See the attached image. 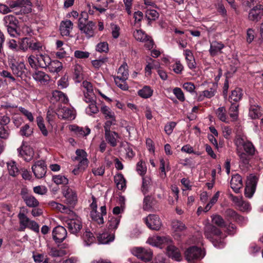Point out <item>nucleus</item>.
<instances>
[{
	"mask_svg": "<svg viewBox=\"0 0 263 263\" xmlns=\"http://www.w3.org/2000/svg\"><path fill=\"white\" fill-rule=\"evenodd\" d=\"M153 92V90L149 87L144 86L138 91V95L143 98H148L152 96Z\"/></svg>",
	"mask_w": 263,
	"mask_h": 263,
	"instance_id": "nucleus-45",
	"label": "nucleus"
},
{
	"mask_svg": "<svg viewBox=\"0 0 263 263\" xmlns=\"http://www.w3.org/2000/svg\"><path fill=\"white\" fill-rule=\"evenodd\" d=\"M131 251L134 256L145 262L150 261L153 257V253L148 249L142 247H135L132 249Z\"/></svg>",
	"mask_w": 263,
	"mask_h": 263,
	"instance_id": "nucleus-4",
	"label": "nucleus"
},
{
	"mask_svg": "<svg viewBox=\"0 0 263 263\" xmlns=\"http://www.w3.org/2000/svg\"><path fill=\"white\" fill-rule=\"evenodd\" d=\"M144 220L147 226L152 230H159L162 226L160 218L156 215L150 214Z\"/></svg>",
	"mask_w": 263,
	"mask_h": 263,
	"instance_id": "nucleus-12",
	"label": "nucleus"
},
{
	"mask_svg": "<svg viewBox=\"0 0 263 263\" xmlns=\"http://www.w3.org/2000/svg\"><path fill=\"white\" fill-rule=\"evenodd\" d=\"M17 152L19 155L21 156L25 161H31L34 156V151L29 145L26 144L24 142L22 143L21 147L17 148Z\"/></svg>",
	"mask_w": 263,
	"mask_h": 263,
	"instance_id": "nucleus-9",
	"label": "nucleus"
},
{
	"mask_svg": "<svg viewBox=\"0 0 263 263\" xmlns=\"http://www.w3.org/2000/svg\"><path fill=\"white\" fill-rule=\"evenodd\" d=\"M224 47V45L221 43L217 41H213L211 43L209 52L211 56H215L221 53V50Z\"/></svg>",
	"mask_w": 263,
	"mask_h": 263,
	"instance_id": "nucleus-23",
	"label": "nucleus"
},
{
	"mask_svg": "<svg viewBox=\"0 0 263 263\" xmlns=\"http://www.w3.org/2000/svg\"><path fill=\"white\" fill-rule=\"evenodd\" d=\"M53 180L57 184H66L68 182V179L64 176L59 175L53 177Z\"/></svg>",
	"mask_w": 263,
	"mask_h": 263,
	"instance_id": "nucleus-58",
	"label": "nucleus"
},
{
	"mask_svg": "<svg viewBox=\"0 0 263 263\" xmlns=\"http://www.w3.org/2000/svg\"><path fill=\"white\" fill-rule=\"evenodd\" d=\"M51 100L53 103L60 101L64 103H66L68 100L66 95L62 92L59 90L53 91Z\"/></svg>",
	"mask_w": 263,
	"mask_h": 263,
	"instance_id": "nucleus-29",
	"label": "nucleus"
},
{
	"mask_svg": "<svg viewBox=\"0 0 263 263\" xmlns=\"http://www.w3.org/2000/svg\"><path fill=\"white\" fill-rule=\"evenodd\" d=\"M166 253L168 256L176 261L181 260V255L178 248L172 244V242L169 244H166Z\"/></svg>",
	"mask_w": 263,
	"mask_h": 263,
	"instance_id": "nucleus-16",
	"label": "nucleus"
},
{
	"mask_svg": "<svg viewBox=\"0 0 263 263\" xmlns=\"http://www.w3.org/2000/svg\"><path fill=\"white\" fill-rule=\"evenodd\" d=\"M155 61L151 58H148L146 60L147 65L145 68L146 76L151 74V70L154 68V63Z\"/></svg>",
	"mask_w": 263,
	"mask_h": 263,
	"instance_id": "nucleus-62",
	"label": "nucleus"
},
{
	"mask_svg": "<svg viewBox=\"0 0 263 263\" xmlns=\"http://www.w3.org/2000/svg\"><path fill=\"white\" fill-rule=\"evenodd\" d=\"M246 153L249 156H254L257 153V151L251 142L248 141L243 146Z\"/></svg>",
	"mask_w": 263,
	"mask_h": 263,
	"instance_id": "nucleus-41",
	"label": "nucleus"
},
{
	"mask_svg": "<svg viewBox=\"0 0 263 263\" xmlns=\"http://www.w3.org/2000/svg\"><path fill=\"white\" fill-rule=\"evenodd\" d=\"M133 35L135 39L138 41L144 42L147 40L148 36L142 30H136L133 32Z\"/></svg>",
	"mask_w": 263,
	"mask_h": 263,
	"instance_id": "nucleus-42",
	"label": "nucleus"
},
{
	"mask_svg": "<svg viewBox=\"0 0 263 263\" xmlns=\"http://www.w3.org/2000/svg\"><path fill=\"white\" fill-rule=\"evenodd\" d=\"M76 156L73 158V161H77L78 164L72 170V173L78 175L83 172L88 166L89 160L87 159V154L83 149H78L76 151Z\"/></svg>",
	"mask_w": 263,
	"mask_h": 263,
	"instance_id": "nucleus-2",
	"label": "nucleus"
},
{
	"mask_svg": "<svg viewBox=\"0 0 263 263\" xmlns=\"http://www.w3.org/2000/svg\"><path fill=\"white\" fill-rule=\"evenodd\" d=\"M115 182L119 190H123L126 186V181L122 174H118L115 177Z\"/></svg>",
	"mask_w": 263,
	"mask_h": 263,
	"instance_id": "nucleus-43",
	"label": "nucleus"
},
{
	"mask_svg": "<svg viewBox=\"0 0 263 263\" xmlns=\"http://www.w3.org/2000/svg\"><path fill=\"white\" fill-rule=\"evenodd\" d=\"M147 242L151 246L163 248L166 246V244L171 242V239L167 236H153L148 238Z\"/></svg>",
	"mask_w": 263,
	"mask_h": 263,
	"instance_id": "nucleus-8",
	"label": "nucleus"
},
{
	"mask_svg": "<svg viewBox=\"0 0 263 263\" xmlns=\"http://www.w3.org/2000/svg\"><path fill=\"white\" fill-rule=\"evenodd\" d=\"M37 125L41 130L42 134L46 136L48 135V131L46 129L45 125L44 123L43 118L41 116H39L36 118Z\"/></svg>",
	"mask_w": 263,
	"mask_h": 263,
	"instance_id": "nucleus-48",
	"label": "nucleus"
},
{
	"mask_svg": "<svg viewBox=\"0 0 263 263\" xmlns=\"http://www.w3.org/2000/svg\"><path fill=\"white\" fill-rule=\"evenodd\" d=\"M215 90L213 88H210L209 90H205L200 92L198 96L199 101H202L204 98H211L215 94Z\"/></svg>",
	"mask_w": 263,
	"mask_h": 263,
	"instance_id": "nucleus-36",
	"label": "nucleus"
},
{
	"mask_svg": "<svg viewBox=\"0 0 263 263\" xmlns=\"http://www.w3.org/2000/svg\"><path fill=\"white\" fill-rule=\"evenodd\" d=\"M218 119L222 122H227L226 110L224 107H219L216 110Z\"/></svg>",
	"mask_w": 263,
	"mask_h": 263,
	"instance_id": "nucleus-56",
	"label": "nucleus"
},
{
	"mask_svg": "<svg viewBox=\"0 0 263 263\" xmlns=\"http://www.w3.org/2000/svg\"><path fill=\"white\" fill-rule=\"evenodd\" d=\"M153 206L152 198L151 196H147L145 197L143 200V209L144 210L149 211Z\"/></svg>",
	"mask_w": 263,
	"mask_h": 263,
	"instance_id": "nucleus-59",
	"label": "nucleus"
},
{
	"mask_svg": "<svg viewBox=\"0 0 263 263\" xmlns=\"http://www.w3.org/2000/svg\"><path fill=\"white\" fill-rule=\"evenodd\" d=\"M95 24L92 21H89L87 24L79 28L82 33H84L87 37H90L94 34Z\"/></svg>",
	"mask_w": 263,
	"mask_h": 263,
	"instance_id": "nucleus-22",
	"label": "nucleus"
},
{
	"mask_svg": "<svg viewBox=\"0 0 263 263\" xmlns=\"http://www.w3.org/2000/svg\"><path fill=\"white\" fill-rule=\"evenodd\" d=\"M67 231L62 226H57L52 231L53 238L57 242H62L67 236Z\"/></svg>",
	"mask_w": 263,
	"mask_h": 263,
	"instance_id": "nucleus-14",
	"label": "nucleus"
},
{
	"mask_svg": "<svg viewBox=\"0 0 263 263\" xmlns=\"http://www.w3.org/2000/svg\"><path fill=\"white\" fill-rule=\"evenodd\" d=\"M66 224L69 231L73 234H77L82 228L81 219L77 215L68 219L66 221Z\"/></svg>",
	"mask_w": 263,
	"mask_h": 263,
	"instance_id": "nucleus-6",
	"label": "nucleus"
},
{
	"mask_svg": "<svg viewBox=\"0 0 263 263\" xmlns=\"http://www.w3.org/2000/svg\"><path fill=\"white\" fill-rule=\"evenodd\" d=\"M32 77L35 81L42 84H47L50 80L48 74L40 70H35L32 74Z\"/></svg>",
	"mask_w": 263,
	"mask_h": 263,
	"instance_id": "nucleus-18",
	"label": "nucleus"
},
{
	"mask_svg": "<svg viewBox=\"0 0 263 263\" xmlns=\"http://www.w3.org/2000/svg\"><path fill=\"white\" fill-rule=\"evenodd\" d=\"M47 67L50 72L58 73L62 69L63 65L62 63L58 60L51 61V60H50V64H49Z\"/></svg>",
	"mask_w": 263,
	"mask_h": 263,
	"instance_id": "nucleus-31",
	"label": "nucleus"
},
{
	"mask_svg": "<svg viewBox=\"0 0 263 263\" xmlns=\"http://www.w3.org/2000/svg\"><path fill=\"white\" fill-rule=\"evenodd\" d=\"M121 216L118 217H109L107 226L109 231H113L116 230L120 222Z\"/></svg>",
	"mask_w": 263,
	"mask_h": 263,
	"instance_id": "nucleus-30",
	"label": "nucleus"
},
{
	"mask_svg": "<svg viewBox=\"0 0 263 263\" xmlns=\"http://www.w3.org/2000/svg\"><path fill=\"white\" fill-rule=\"evenodd\" d=\"M31 40L28 37H24L19 43V48L23 51H26L29 48Z\"/></svg>",
	"mask_w": 263,
	"mask_h": 263,
	"instance_id": "nucleus-46",
	"label": "nucleus"
},
{
	"mask_svg": "<svg viewBox=\"0 0 263 263\" xmlns=\"http://www.w3.org/2000/svg\"><path fill=\"white\" fill-rule=\"evenodd\" d=\"M74 77L77 82H80L83 79L82 69L81 66L77 65L74 66Z\"/></svg>",
	"mask_w": 263,
	"mask_h": 263,
	"instance_id": "nucleus-49",
	"label": "nucleus"
},
{
	"mask_svg": "<svg viewBox=\"0 0 263 263\" xmlns=\"http://www.w3.org/2000/svg\"><path fill=\"white\" fill-rule=\"evenodd\" d=\"M7 168L9 174L11 176L15 177L18 175L19 170L14 161H11L8 162L7 163Z\"/></svg>",
	"mask_w": 263,
	"mask_h": 263,
	"instance_id": "nucleus-37",
	"label": "nucleus"
},
{
	"mask_svg": "<svg viewBox=\"0 0 263 263\" xmlns=\"http://www.w3.org/2000/svg\"><path fill=\"white\" fill-rule=\"evenodd\" d=\"M90 216L92 219L97 222L98 224H103L104 223V219L102 216L100 215L97 211H91L90 212Z\"/></svg>",
	"mask_w": 263,
	"mask_h": 263,
	"instance_id": "nucleus-60",
	"label": "nucleus"
},
{
	"mask_svg": "<svg viewBox=\"0 0 263 263\" xmlns=\"http://www.w3.org/2000/svg\"><path fill=\"white\" fill-rule=\"evenodd\" d=\"M49 205L53 209L60 212L63 213H65L69 215H73V212L69 208L55 201H52L49 202Z\"/></svg>",
	"mask_w": 263,
	"mask_h": 263,
	"instance_id": "nucleus-21",
	"label": "nucleus"
},
{
	"mask_svg": "<svg viewBox=\"0 0 263 263\" xmlns=\"http://www.w3.org/2000/svg\"><path fill=\"white\" fill-rule=\"evenodd\" d=\"M48 255L52 257H60L66 255V251L58 247H53L49 246L47 247Z\"/></svg>",
	"mask_w": 263,
	"mask_h": 263,
	"instance_id": "nucleus-26",
	"label": "nucleus"
},
{
	"mask_svg": "<svg viewBox=\"0 0 263 263\" xmlns=\"http://www.w3.org/2000/svg\"><path fill=\"white\" fill-rule=\"evenodd\" d=\"M173 92L176 97L180 101L183 102L185 100L184 93L181 88L179 87H176L173 89Z\"/></svg>",
	"mask_w": 263,
	"mask_h": 263,
	"instance_id": "nucleus-64",
	"label": "nucleus"
},
{
	"mask_svg": "<svg viewBox=\"0 0 263 263\" xmlns=\"http://www.w3.org/2000/svg\"><path fill=\"white\" fill-rule=\"evenodd\" d=\"M137 171L140 175H143L146 172V167L145 163L140 160L137 164Z\"/></svg>",
	"mask_w": 263,
	"mask_h": 263,
	"instance_id": "nucleus-63",
	"label": "nucleus"
},
{
	"mask_svg": "<svg viewBox=\"0 0 263 263\" xmlns=\"http://www.w3.org/2000/svg\"><path fill=\"white\" fill-rule=\"evenodd\" d=\"M50 57L47 54L39 53L36 54L37 66L40 68H47L49 64H50Z\"/></svg>",
	"mask_w": 263,
	"mask_h": 263,
	"instance_id": "nucleus-19",
	"label": "nucleus"
},
{
	"mask_svg": "<svg viewBox=\"0 0 263 263\" xmlns=\"http://www.w3.org/2000/svg\"><path fill=\"white\" fill-rule=\"evenodd\" d=\"M231 187L235 193H238L242 186V182L240 175L236 174L232 176L231 180Z\"/></svg>",
	"mask_w": 263,
	"mask_h": 263,
	"instance_id": "nucleus-24",
	"label": "nucleus"
},
{
	"mask_svg": "<svg viewBox=\"0 0 263 263\" xmlns=\"http://www.w3.org/2000/svg\"><path fill=\"white\" fill-rule=\"evenodd\" d=\"M141 190V192L144 195L148 193L154 192L155 191L154 183L152 181L149 177L145 176L143 177Z\"/></svg>",
	"mask_w": 263,
	"mask_h": 263,
	"instance_id": "nucleus-17",
	"label": "nucleus"
},
{
	"mask_svg": "<svg viewBox=\"0 0 263 263\" xmlns=\"http://www.w3.org/2000/svg\"><path fill=\"white\" fill-rule=\"evenodd\" d=\"M263 16V4L256 5L251 9L249 13V19L252 21L258 22Z\"/></svg>",
	"mask_w": 263,
	"mask_h": 263,
	"instance_id": "nucleus-13",
	"label": "nucleus"
},
{
	"mask_svg": "<svg viewBox=\"0 0 263 263\" xmlns=\"http://www.w3.org/2000/svg\"><path fill=\"white\" fill-rule=\"evenodd\" d=\"M4 23L6 27L9 26H17L18 21L16 17L12 15H6L4 18Z\"/></svg>",
	"mask_w": 263,
	"mask_h": 263,
	"instance_id": "nucleus-35",
	"label": "nucleus"
},
{
	"mask_svg": "<svg viewBox=\"0 0 263 263\" xmlns=\"http://www.w3.org/2000/svg\"><path fill=\"white\" fill-rule=\"evenodd\" d=\"M32 172L37 178L44 177L46 173V165L43 160H39L32 166Z\"/></svg>",
	"mask_w": 263,
	"mask_h": 263,
	"instance_id": "nucleus-10",
	"label": "nucleus"
},
{
	"mask_svg": "<svg viewBox=\"0 0 263 263\" xmlns=\"http://www.w3.org/2000/svg\"><path fill=\"white\" fill-rule=\"evenodd\" d=\"M20 229L21 230H24L28 227L30 219L23 212H20L18 214Z\"/></svg>",
	"mask_w": 263,
	"mask_h": 263,
	"instance_id": "nucleus-33",
	"label": "nucleus"
},
{
	"mask_svg": "<svg viewBox=\"0 0 263 263\" xmlns=\"http://www.w3.org/2000/svg\"><path fill=\"white\" fill-rule=\"evenodd\" d=\"M204 235L217 248H222L224 246V236L221 230L215 226L208 223L204 227Z\"/></svg>",
	"mask_w": 263,
	"mask_h": 263,
	"instance_id": "nucleus-1",
	"label": "nucleus"
},
{
	"mask_svg": "<svg viewBox=\"0 0 263 263\" xmlns=\"http://www.w3.org/2000/svg\"><path fill=\"white\" fill-rule=\"evenodd\" d=\"M238 107L236 104H232L230 107L229 114L230 117L233 118V120H236L238 117Z\"/></svg>",
	"mask_w": 263,
	"mask_h": 263,
	"instance_id": "nucleus-61",
	"label": "nucleus"
},
{
	"mask_svg": "<svg viewBox=\"0 0 263 263\" xmlns=\"http://www.w3.org/2000/svg\"><path fill=\"white\" fill-rule=\"evenodd\" d=\"M70 129L80 137L86 136L90 133V129L87 127H82L77 125H71Z\"/></svg>",
	"mask_w": 263,
	"mask_h": 263,
	"instance_id": "nucleus-28",
	"label": "nucleus"
},
{
	"mask_svg": "<svg viewBox=\"0 0 263 263\" xmlns=\"http://www.w3.org/2000/svg\"><path fill=\"white\" fill-rule=\"evenodd\" d=\"M63 194L66 198L67 203L69 204L74 203L77 200V196L74 191L69 188H66L63 190Z\"/></svg>",
	"mask_w": 263,
	"mask_h": 263,
	"instance_id": "nucleus-27",
	"label": "nucleus"
},
{
	"mask_svg": "<svg viewBox=\"0 0 263 263\" xmlns=\"http://www.w3.org/2000/svg\"><path fill=\"white\" fill-rule=\"evenodd\" d=\"M73 23L70 20H66L61 22L60 31L62 36H69L73 28Z\"/></svg>",
	"mask_w": 263,
	"mask_h": 263,
	"instance_id": "nucleus-20",
	"label": "nucleus"
},
{
	"mask_svg": "<svg viewBox=\"0 0 263 263\" xmlns=\"http://www.w3.org/2000/svg\"><path fill=\"white\" fill-rule=\"evenodd\" d=\"M185 255L187 261L192 262L194 260L202 259L204 256V252L198 247H192L186 251Z\"/></svg>",
	"mask_w": 263,
	"mask_h": 263,
	"instance_id": "nucleus-5",
	"label": "nucleus"
},
{
	"mask_svg": "<svg viewBox=\"0 0 263 263\" xmlns=\"http://www.w3.org/2000/svg\"><path fill=\"white\" fill-rule=\"evenodd\" d=\"M99 108L95 101L89 103L88 106L86 108V114L90 116L97 114Z\"/></svg>",
	"mask_w": 263,
	"mask_h": 263,
	"instance_id": "nucleus-52",
	"label": "nucleus"
},
{
	"mask_svg": "<svg viewBox=\"0 0 263 263\" xmlns=\"http://www.w3.org/2000/svg\"><path fill=\"white\" fill-rule=\"evenodd\" d=\"M105 137L106 141L110 144L111 146L115 147L117 144V139L119 138L118 134L115 132H111L105 133Z\"/></svg>",
	"mask_w": 263,
	"mask_h": 263,
	"instance_id": "nucleus-32",
	"label": "nucleus"
},
{
	"mask_svg": "<svg viewBox=\"0 0 263 263\" xmlns=\"http://www.w3.org/2000/svg\"><path fill=\"white\" fill-rule=\"evenodd\" d=\"M242 95V90L240 89H236L232 91L230 98L235 102H238L241 99Z\"/></svg>",
	"mask_w": 263,
	"mask_h": 263,
	"instance_id": "nucleus-54",
	"label": "nucleus"
},
{
	"mask_svg": "<svg viewBox=\"0 0 263 263\" xmlns=\"http://www.w3.org/2000/svg\"><path fill=\"white\" fill-rule=\"evenodd\" d=\"M22 198L26 204L30 208H35L39 205V201L32 195L22 193Z\"/></svg>",
	"mask_w": 263,
	"mask_h": 263,
	"instance_id": "nucleus-25",
	"label": "nucleus"
},
{
	"mask_svg": "<svg viewBox=\"0 0 263 263\" xmlns=\"http://www.w3.org/2000/svg\"><path fill=\"white\" fill-rule=\"evenodd\" d=\"M69 49L68 46H65L64 47L57 49L58 51L55 53L57 58L61 59L66 57L67 55V50Z\"/></svg>",
	"mask_w": 263,
	"mask_h": 263,
	"instance_id": "nucleus-57",
	"label": "nucleus"
},
{
	"mask_svg": "<svg viewBox=\"0 0 263 263\" xmlns=\"http://www.w3.org/2000/svg\"><path fill=\"white\" fill-rule=\"evenodd\" d=\"M44 46L43 44L39 41H34L33 40L31 41L30 45V49L32 51H41L44 49Z\"/></svg>",
	"mask_w": 263,
	"mask_h": 263,
	"instance_id": "nucleus-50",
	"label": "nucleus"
},
{
	"mask_svg": "<svg viewBox=\"0 0 263 263\" xmlns=\"http://www.w3.org/2000/svg\"><path fill=\"white\" fill-rule=\"evenodd\" d=\"M212 222L219 227L225 226V222L223 219L219 215H213L212 216Z\"/></svg>",
	"mask_w": 263,
	"mask_h": 263,
	"instance_id": "nucleus-53",
	"label": "nucleus"
},
{
	"mask_svg": "<svg viewBox=\"0 0 263 263\" xmlns=\"http://www.w3.org/2000/svg\"><path fill=\"white\" fill-rule=\"evenodd\" d=\"M11 70L14 75L21 79L26 77V68L24 62H19V63L12 65Z\"/></svg>",
	"mask_w": 263,
	"mask_h": 263,
	"instance_id": "nucleus-15",
	"label": "nucleus"
},
{
	"mask_svg": "<svg viewBox=\"0 0 263 263\" xmlns=\"http://www.w3.org/2000/svg\"><path fill=\"white\" fill-rule=\"evenodd\" d=\"M128 77V66L127 64H122L118 69L117 76H114V79L116 85L123 90L128 89L126 80Z\"/></svg>",
	"mask_w": 263,
	"mask_h": 263,
	"instance_id": "nucleus-3",
	"label": "nucleus"
},
{
	"mask_svg": "<svg viewBox=\"0 0 263 263\" xmlns=\"http://www.w3.org/2000/svg\"><path fill=\"white\" fill-rule=\"evenodd\" d=\"M88 14L87 12L83 11L80 14L78 20V28L87 24L88 23Z\"/></svg>",
	"mask_w": 263,
	"mask_h": 263,
	"instance_id": "nucleus-51",
	"label": "nucleus"
},
{
	"mask_svg": "<svg viewBox=\"0 0 263 263\" xmlns=\"http://www.w3.org/2000/svg\"><path fill=\"white\" fill-rule=\"evenodd\" d=\"M145 16L148 20L154 21L159 17V13L155 10L147 9Z\"/></svg>",
	"mask_w": 263,
	"mask_h": 263,
	"instance_id": "nucleus-55",
	"label": "nucleus"
},
{
	"mask_svg": "<svg viewBox=\"0 0 263 263\" xmlns=\"http://www.w3.org/2000/svg\"><path fill=\"white\" fill-rule=\"evenodd\" d=\"M57 115L59 118L67 120H73L76 117V113L74 109L65 106L59 107L57 110Z\"/></svg>",
	"mask_w": 263,
	"mask_h": 263,
	"instance_id": "nucleus-11",
	"label": "nucleus"
},
{
	"mask_svg": "<svg viewBox=\"0 0 263 263\" xmlns=\"http://www.w3.org/2000/svg\"><path fill=\"white\" fill-rule=\"evenodd\" d=\"M257 182V178L255 176L251 174L248 177L245 191V194L247 197H252L256 190Z\"/></svg>",
	"mask_w": 263,
	"mask_h": 263,
	"instance_id": "nucleus-7",
	"label": "nucleus"
},
{
	"mask_svg": "<svg viewBox=\"0 0 263 263\" xmlns=\"http://www.w3.org/2000/svg\"><path fill=\"white\" fill-rule=\"evenodd\" d=\"M172 228L176 233L181 232L186 229L185 224L179 220H174L172 222Z\"/></svg>",
	"mask_w": 263,
	"mask_h": 263,
	"instance_id": "nucleus-44",
	"label": "nucleus"
},
{
	"mask_svg": "<svg viewBox=\"0 0 263 263\" xmlns=\"http://www.w3.org/2000/svg\"><path fill=\"white\" fill-rule=\"evenodd\" d=\"M33 133V129L30 126L26 124L22 126L20 129V134L22 136L28 137L30 136Z\"/></svg>",
	"mask_w": 263,
	"mask_h": 263,
	"instance_id": "nucleus-47",
	"label": "nucleus"
},
{
	"mask_svg": "<svg viewBox=\"0 0 263 263\" xmlns=\"http://www.w3.org/2000/svg\"><path fill=\"white\" fill-rule=\"evenodd\" d=\"M249 115L253 119L259 118L261 116L260 107L258 105H251Z\"/></svg>",
	"mask_w": 263,
	"mask_h": 263,
	"instance_id": "nucleus-34",
	"label": "nucleus"
},
{
	"mask_svg": "<svg viewBox=\"0 0 263 263\" xmlns=\"http://www.w3.org/2000/svg\"><path fill=\"white\" fill-rule=\"evenodd\" d=\"M100 110L106 119L114 120L115 118L114 112L108 106L105 105L102 106Z\"/></svg>",
	"mask_w": 263,
	"mask_h": 263,
	"instance_id": "nucleus-39",
	"label": "nucleus"
},
{
	"mask_svg": "<svg viewBox=\"0 0 263 263\" xmlns=\"http://www.w3.org/2000/svg\"><path fill=\"white\" fill-rule=\"evenodd\" d=\"M82 238L84 240V245L88 246L91 244L95 240V238L90 231L86 230L84 233Z\"/></svg>",
	"mask_w": 263,
	"mask_h": 263,
	"instance_id": "nucleus-40",
	"label": "nucleus"
},
{
	"mask_svg": "<svg viewBox=\"0 0 263 263\" xmlns=\"http://www.w3.org/2000/svg\"><path fill=\"white\" fill-rule=\"evenodd\" d=\"M160 169L162 173V176H166V170L168 171L171 168L168 159H164L163 158L160 159Z\"/></svg>",
	"mask_w": 263,
	"mask_h": 263,
	"instance_id": "nucleus-38",
	"label": "nucleus"
}]
</instances>
